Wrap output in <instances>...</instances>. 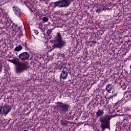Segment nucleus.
Segmentation results:
<instances>
[{"mask_svg":"<svg viewBox=\"0 0 131 131\" xmlns=\"http://www.w3.org/2000/svg\"><path fill=\"white\" fill-rule=\"evenodd\" d=\"M15 64V71L16 73H22L24 72L25 70H27V69L29 68V66H28V64L26 63L17 61Z\"/></svg>","mask_w":131,"mask_h":131,"instance_id":"1","label":"nucleus"},{"mask_svg":"<svg viewBox=\"0 0 131 131\" xmlns=\"http://www.w3.org/2000/svg\"><path fill=\"white\" fill-rule=\"evenodd\" d=\"M111 118H112V116L109 115L100 119V122H101V127L102 131L105 130L106 128H110V120Z\"/></svg>","mask_w":131,"mask_h":131,"instance_id":"2","label":"nucleus"},{"mask_svg":"<svg viewBox=\"0 0 131 131\" xmlns=\"http://www.w3.org/2000/svg\"><path fill=\"white\" fill-rule=\"evenodd\" d=\"M55 41H56V43L54 45V46L56 47V48H59V49H61V48L64 47V46L66 45V42L62 40V35L60 32L57 33V35L55 37Z\"/></svg>","mask_w":131,"mask_h":131,"instance_id":"3","label":"nucleus"},{"mask_svg":"<svg viewBox=\"0 0 131 131\" xmlns=\"http://www.w3.org/2000/svg\"><path fill=\"white\" fill-rule=\"evenodd\" d=\"M74 0H62L58 1L54 3V7L56 8L57 7H59V8H67L69 7L70 5L71 2H73Z\"/></svg>","mask_w":131,"mask_h":131,"instance_id":"4","label":"nucleus"},{"mask_svg":"<svg viewBox=\"0 0 131 131\" xmlns=\"http://www.w3.org/2000/svg\"><path fill=\"white\" fill-rule=\"evenodd\" d=\"M57 107L59 109L60 113L61 114H65L69 109V105L67 104L63 103L61 102H58L56 103Z\"/></svg>","mask_w":131,"mask_h":131,"instance_id":"5","label":"nucleus"},{"mask_svg":"<svg viewBox=\"0 0 131 131\" xmlns=\"http://www.w3.org/2000/svg\"><path fill=\"white\" fill-rule=\"evenodd\" d=\"M12 110V107L7 104L3 106H0V114L6 116L10 113V112Z\"/></svg>","mask_w":131,"mask_h":131,"instance_id":"6","label":"nucleus"},{"mask_svg":"<svg viewBox=\"0 0 131 131\" xmlns=\"http://www.w3.org/2000/svg\"><path fill=\"white\" fill-rule=\"evenodd\" d=\"M24 4H26L28 8H32V7H34V5H35V3L34 2V0H20Z\"/></svg>","mask_w":131,"mask_h":131,"instance_id":"7","label":"nucleus"},{"mask_svg":"<svg viewBox=\"0 0 131 131\" xmlns=\"http://www.w3.org/2000/svg\"><path fill=\"white\" fill-rule=\"evenodd\" d=\"M19 58L23 61L28 60L29 58V54L28 52H23L19 55Z\"/></svg>","mask_w":131,"mask_h":131,"instance_id":"8","label":"nucleus"},{"mask_svg":"<svg viewBox=\"0 0 131 131\" xmlns=\"http://www.w3.org/2000/svg\"><path fill=\"white\" fill-rule=\"evenodd\" d=\"M67 77H68V72H66V71L63 70L59 76L60 81H62V79L63 80L67 79Z\"/></svg>","mask_w":131,"mask_h":131,"instance_id":"9","label":"nucleus"},{"mask_svg":"<svg viewBox=\"0 0 131 131\" xmlns=\"http://www.w3.org/2000/svg\"><path fill=\"white\" fill-rule=\"evenodd\" d=\"M13 11L17 17H20V16H21V10L19 8L17 7H13Z\"/></svg>","mask_w":131,"mask_h":131,"instance_id":"10","label":"nucleus"},{"mask_svg":"<svg viewBox=\"0 0 131 131\" xmlns=\"http://www.w3.org/2000/svg\"><path fill=\"white\" fill-rule=\"evenodd\" d=\"M104 113L105 112H104V110L99 109L98 111L96 112L95 116H96V118H98V117H101V116H103Z\"/></svg>","mask_w":131,"mask_h":131,"instance_id":"11","label":"nucleus"},{"mask_svg":"<svg viewBox=\"0 0 131 131\" xmlns=\"http://www.w3.org/2000/svg\"><path fill=\"white\" fill-rule=\"evenodd\" d=\"M105 90L107 92V93H109V94H110L111 93V91L113 90V89L112 88V84H107L106 85Z\"/></svg>","mask_w":131,"mask_h":131,"instance_id":"12","label":"nucleus"},{"mask_svg":"<svg viewBox=\"0 0 131 131\" xmlns=\"http://www.w3.org/2000/svg\"><path fill=\"white\" fill-rule=\"evenodd\" d=\"M120 116L123 117L124 120H128V119H130V116L128 115H121Z\"/></svg>","mask_w":131,"mask_h":131,"instance_id":"13","label":"nucleus"},{"mask_svg":"<svg viewBox=\"0 0 131 131\" xmlns=\"http://www.w3.org/2000/svg\"><path fill=\"white\" fill-rule=\"evenodd\" d=\"M22 49V46H21V45H19L17 47H15V48L14 49V51L15 52H20V51H21Z\"/></svg>","mask_w":131,"mask_h":131,"instance_id":"14","label":"nucleus"},{"mask_svg":"<svg viewBox=\"0 0 131 131\" xmlns=\"http://www.w3.org/2000/svg\"><path fill=\"white\" fill-rule=\"evenodd\" d=\"M61 125H63V126H67L68 125V122L65 120H61Z\"/></svg>","mask_w":131,"mask_h":131,"instance_id":"15","label":"nucleus"},{"mask_svg":"<svg viewBox=\"0 0 131 131\" xmlns=\"http://www.w3.org/2000/svg\"><path fill=\"white\" fill-rule=\"evenodd\" d=\"M96 13H101L103 11V9H102V6L97 9H96Z\"/></svg>","mask_w":131,"mask_h":131,"instance_id":"16","label":"nucleus"},{"mask_svg":"<svg viewBox=\"0 0 131 131\" xmlns=\"http://www.w3.org/2000/svg\"><path fill=\"white\" fill-rule=\"evenodd\" d=\"M42 20L43 22H48V21H49V18L47 17H43Z\"/></svg>","mask_w":131,"mask_h":131,"instance_id":"17","label":"nucleus"},{"mask_svg":"<svg viewBox=\"0 0 131 131\" xmlns=\"http://www.w3.org/2000/svg\"><path fill=\"white\" fill-rule=\"evenodd\" d=\"M116 97V94H114L113 95H111L108 97V99L111 100V99H113V98H115Z\"/></svg>","mask_w":131,"mask_h":131,"instance_id":"18","label":"nucleus"},{"mask_svg":"<svg viewBox=\"0 0 131 131\" xmlns=\"http://www.w3.org/2000/svg\"><path fill=\"white\" fill-rule=\"evenodd\" d=\"M124 124L123 123H121V124L119 125V127L120 129H123L124 128Z\"/></svg>","mask_w":131,"mask_h":131,"instance_id":"19","label":"nucleus"},{"mask_svg":"<svg viewBox=\"0 0 131 131\" xmlns=\"http://www.w3.org/2000/svg\"><path fill=\"white\" fill-rule=\"evenodd\" d=\"M3 72V66L2 64L0 65V73Z\"/></svg>","mask_w":131,"mask_h":131,"instance_id":"20","label":"nucleus"},{"mask_svg":"<svg viewBox=\"0 0 131 131\" xmlns=\"http://www.w3.org/2000/svg\"><path fill=\"white\" fill-rule=\"evenodd\" d=\"M101 7H102V11H105V10H107V7L105 6H101Z\"/></svg>","mask_w":131,"mask_h":131,"instance_id":"21","label":"nucleus"},{"mask_svg":"<svg viewBox=\"0 0 131 131\" xmlns=\"http://www.w3.org/2000/svg\"><path fill=\"white\" fill-rule=\"evenodd\" d=\"M53 29L48 30V31H47L48 33H51V32L53 31Z\"/></svg>","mask_w":131,"mask_h":131,"instance_id":"22","label":"nucleus"},{"mask_svg":"<svg viewBox=\"0 0 131 131\" xmlns=\"http://www.w3.org/2000/svg\"><path fill=\"white\" fill-rule=\"evenodd\" d=\"M34 31L35 33V34H37V35L38 34V30H34Z\"/></svg>","mask_w":131,"mask_h":131,"instance_id":"23","label":"nucleus"},{"mask_svg":"<svg viewBox=\"0 0 131 131\" xmlns=\"http://www.w3.org/2000/svg\"><path fill=\"white\" fill-rule=\"evenodd\" d=\"M23 35V33H22V32L20 31V32H19V36H22Z\"/></svg>","mask_w":131,"mask_h":131,"instance_id":"24","label":"nucleus"},{"mask_svg":"<svg viewBox=\"0 0 131 131\" xmlns=\"http://www.w3.org/2000/svg\"><path fill=\"white\" fill-rule=\"evenodd\" d=\"M62 68H63V67L59 66L58 69H59V70H61L62 69Z\"/></svg>","mask_w":131,"mask_h":131,"instance_id":"25","label":"nucleus"},{"mask_svg":"<svg viewBox=\"0 0 131 131\" xmlns=\"http://www.w3.org/2000/svg\"><path fill=\"white\" fill-rule=\"evenodd\" d=\"M1 2H5V0H0Z\"/></svg>","mask_w":131,"mask_h":131,"instance_id":"26","label":"nucleus"}]
</instances>
